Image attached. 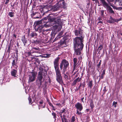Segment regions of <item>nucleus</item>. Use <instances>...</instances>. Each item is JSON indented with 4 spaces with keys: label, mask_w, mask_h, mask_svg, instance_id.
I'll use <instances>...</instances> for the list:
<instances>
[{
    "label": "nucleus",
    "mask_w": 122,
    "mask_h": 122,
    "mask_svg": "<svg viewBox=\"0 0 122 122\" xmlns=\"http://www.w3.org/2000/svg\"><path fill=\"white\" fill-rule=\"evenodd\" d=\"M59 57L55 59L54 61V65L56 75V80L60 84H62L63 83L62 78L61 76V71L59 67Z\"/></svg>",
    "instance_id": "nucleus-1"
},
{
    "label": "nucleus",
    "mask_w": 122,
    "mask_h": 122,
    "mask_svg": "<svg viewBox=\"0 0 122 122\" xmlns=\"http://www.w3.org/2000/svg\"><path fill=\"white\" fill-rule=\"evenodd\" d=\"M39 69L40 71L38 73L36 81L39 87H40L44 81L45 77L47 75V71L41 68H40Z\"/></svg>",
    "instance_id": "nucleus-2"
},
{
    "label": "nucleus",
    "mask_w": 122,
    "mask_h": 122,
    "mask_svg": "<svg viewBox=\"0 0 122 122\" xmlns=\"http://www.w3.org/2000/svg\"><path fill=\"white\" fill-rule=\"evenodd\" d=\"M83 38L80 37H76L73 40V47L81 46V45L84 46L83 42Z\"/></svg>",
    "instance_id": "nucleus-3"
},
{
    "label": "nucleus",
    "mask_w": 122,
    "mask_h": 122,
    "mask_svg": "<svg viewBox=\"0 0 122 122\" xmlns=\"http://www.w3.org/2000/svg\"><path fill=\"white\" fill-rule=\"evenodd\" d=\"M41 49L38 47H32L30 51L27 52V53L29 56H33L36 57H38V56L34 55L33 54L34 53L41 54Z\"/></svg>",
    "instance_id": "nucleus-4"
},
{
    "label": "nucleus",
    "mask_w": 122,
    "mask_h": 122,
    "mask_svg": "<svg viewBox=\"0 0 122 122\" xmlns=\"http://www.w3.org/2000/svg\"><path fill=\"white\" fill-rule=\"evenodd\" d=\"M69 63L66 60L64 59L61 61L60 64V67L61 70L63 66V71L64 72L66 71L67 69L69 68Z\"/></svg>",
    "instance_id": "nucleus-5"
},
{
    "label": "nucleus",
    "mask_w": 122,
    "mask_h": 122,
    "mask_svg": "<svg viewBox=\"0 0 122 122\" xmlns=\"http://www.w3.org/2000/svg\"><path fill=\"white\" fill-rule=\"evenodd\" d=\"M101 3L105 8H106L110 14H114V12L112 8L105 1V0H99Z\"/></svg>",
    "instance_id": "nucleus-6"
},
{
    "label": "nucleus",
    "mask_w": 122,
    "mask_h": 122,
    "mask_svg": "<svg viewBox=\"0 0 122 122\" xmlns=\"http://www.w3.org/2000/svg\"><path fill=\"white\" fill-rule=\"evenodd\" d=\"M49 20L51 22H54V23L57 24L61 26L62 22L61 20L58 17H54L49 19Z\"/></svg>",
    "instance_id": "nucleus-7"
},
{
    "label": "nucleus",
    "mask_w": 122,
    "mask_h": 122,
    "mask_svg": "<svg viewBox=\"0 0 122 122\" xmlns=\"http://www.w3.org/2000/svg\"><path fill=\"white\" fill-rule=\"evenodd\" d=\"M81 46L73 47L74 51V55L77 56L82 54L81 51L82 50L84 46L82 45H81Z\"/></svg>",
    "instance_id": "nucleus-8"
},
{
    "label": "nucleus",
    "mask_w": 122,
    "mask_h": 122,
    "mask_svg": "<svg viewBox=\"0 0 122 122\" xmlns=\"http://www.w3.org/2000/svg\"><path fill=\"white\" fill-rule=\"evenodd\" d=\"M75 107L76 109V114L79 115L81 114V112H79V111L81 112L83 109L82 104L78 102L75 105Z\"/></svg>",
    "instance_id": "nucleus-9"
},
{
    "label": "nucleus",
    "mask_w": 122,
    "mask_h": 122,
    "mask_svg": "<svg viewBox=\"0 0 122 122\" xmlns=\"http://www.w3.org/2000/svg\"><path fill=\"white\" fill-rule=\"evenodd\" d=\"M37 75V73L32 71L29 75L28 82H31L35 81Z\"/></svg>",
    "instance_id": "nucleus-10"
},
{
    "label": "nucleus",
    "mask_w": 122,
    "mask_h": 122,
    "mask_svg": "<svg viewBox=\"0 0 122 122\" xmlns=\"http://www.w3.org/2000/svg\"><path fill=\"white\" fill-rule=\"evenodd\" d=\"M82 31V30L80 27L79 28L78 30H75L74 32L75 35L79 36H80L81 37L83 38Z\"/></svg>",
    "instance_id": "nucleus-11"
},
{
    "label": "nucleus",
    "mask_w": 122,
    "mask_h": 122,
    "mask_svg": "<svg viewBox=\"0 0 122 122\" xmlns=\"http://www.w3.org/2000/svg\"><path fill=\"white\" fill-rule=\"evenodd\" d=\"M37 27V29H35V30L36 31H38L39 33H41L42 32L43 30V28L44 26L43 25H36Z\"/></svg>",
    "instance_id": "nucleus-12"
},
{
    "label": "nucleus",
    "mask_w": 122,
    "mask_h": 122,
    "mask_svg": "<svg viewBox=\"0 0 122 122\" xmlns=\"http://www.w3.org/2000/svg\"><path fill=\"white\" fill-rule=\"evenodd\" d=\"M57 4L58 6L60 7H64L66 5V3L63 0H60L57 3Z\"/></svg>",
    "instance_id": "nucleus-13"
},
{
    "label": "nucleus",
    "mask_w": 122,
    "mask_h": 122,
    "mask_svg": "<svg viewBox=\"0 0 122 122\" xmlns=\"http://www.w3.org/2000/svg\"><path fill=\"white\" fill-rule=\"evenodd\" d=\"M17 73V70L15 69H13L11 71V75L14 77H16V75Z\"/></svg>",
    "instance_id": "nucleus-14"
},
{
    "label": "nucleus",
    "mask_w": 122,
    "mask_h": 122,
    "mask_svg": "<svg viewBox=\"0 0 122 122\" xmlns=\"http://www.w3.org/2000/svg\"><path fill=\"white\" fill-rule=\"evenodd\" d=\"M116 19L113 18L111 16H110L109 20H108L107 22L109 23H112L116 22Z\"/></svg>",
    "instance_id": "nucleus-15"
},
{
    "label": "nucleus",
    "mask_w": 122,
    "mask_h": 122,
    "mask_svg": "<svg viewBox=\"0 0 122 122\" xmlns=\"http://www.w3.org/2000/svg\"><path fill=\"white\" fill-rule=\"evenodd\" d=\"M21 40L24 44V46H25L27 42V40L26 39L24 36L22 37Z\"/></svg>",
    "instance_id": "nucleus-16"
},
{
    "label": "nucleus",
    "mask_w": 122,
    "mask_h": 122,
    "mask_svg": "<svg viewBox=\"0 0 122 122\" xmlns=\"http://www.w3.org/2000/svg\"><path fill=\"white\" fill-rule=\"evenodd\" d=\"M60 117L61 118L62 122H68L66 117V116L65 115H63V116H61Z\"/></svg>",
    "instance_id": "nucleus-17"
},
{
    "label": "nucleus",
    "mask_w": 122,
    "mask_h": 122,
    "mask_svg": "<svg viewBox=\"0 0 122 122\" xmlns=\"http://www.w3.org/2000/svg\"><path fill=\"white\" fill-rule=\"evenodd\" d=\"M73 61L74 62L73 63V70H74L75 68V67L76 66L77 64V59L76 58H73Z\"/></svg>",
    "instance_id": "nucleus-18"
},
{
    "label": "nucleus",
    "mask_w": 122,
    "mask_h": 122,
    "mask_svg": "<svg viewBox=\"0 0 122 122\" xmlns=\"http://www.w3.org/2000/svg\"><path fill=\"white\" fill-rule=\"evenodd\" d=\"M81 78H79V77H78L76 78L75 80L73 82V85H75L77 82H79Z\"/></svg>",
    "instance_id": "nucleus-19"
},
{
    "label": "nucleus",
    "mask_w": 122,
    "mask_h": 122,
    "mask_svg": "<svg viewBox=\"0 0 122 122\" xmlns=\"http://www.w3.org/2000/svg\"><path fill=\"white\" fill-rule=\"evenodd\" d=\"M12 67L13 66L14 68H15L16 67V63L15 62V60H13L12 62Z\"/></svg>",
    "instance_id": "nucleus-20"
},
{
    "label": "nucleus",
    "mask_w": 122,
    "mask_h": 122,
    "mask_svg": "<svg viewBox=\"0 0 122 122\" xmlns=\"http://www.w3.org/2000/svg\"><path fill=\"white\" fill-rule=\"evenodd\" d=\"M37 34L36 33L34 32H33L30 34V36L31 37H34L35 36H37Z\"/></svg>",
    "instance_id": "nucleus-21"
},
{
    "label": "nucleus",
    "mask_w": 122,
    "mask_h": 122,
    "mask_svg": "<svg viewBox=\"0 0 122 122\" xmlns=\"http://www.w3.org/2000/svg\"><path fill=\"white\" fill-rule=\"evenodd\" d=\"M15 13L13 12H10L8 13V15L10 17H14Z\"/></svg>",
    "instance_id": "nucleus-22"
},
{
    "label": "nucleus",
    "mask_w": 122,
    "mask_h": 122,
    "mask_svg": "<svg viewBox=\"0 0 122 122\" xmlns=\"http://www.w3.org/2000/svg\"><path fill=\"white\" fill-rule=\"evenodd\" d=\"M88 86L90 88H91L92 86V81H91L89 82L88 84Z\"/></svg>",
    "instance_id": "nucleus-23"
},
{
    "label": "nucleus",
    "mask_w": 122,
    "mask_h": 122,
    "mask_svg": "<svg viewBox=\"0 0 122 122\" xmlns=\"http://www.w3.org/2000/svg\"><path fill=\"white\" fill-rule=\"evenodd\" d=\"M103 48V45L102 44L100 45V46L98 47V50L99 51L98 53H99L100 52Z\"/></svg>",
    "instance_id": "nucleus-24"
},
{
    "label": "nucleus",
    "mask_w": 122,
    "mask_h": 122,
    "mask_svg": "<svg viewBox=\"0 0 122 122\" xmlns=\"http://www.w3.org/2000/svg\"><path fill=\"white\" fill-rule=\"evenodd\" d=\"M79 56L78 58L79 60V61H81V60L82 58V54H81V55H78Z\"/></svg>",
    "instance_id": "nucleus-25"
},
{
    "label": "nucleus",
    "mask_w": 122,
    "mask_h": 122,
    "mask_svg": "<svg viewBox=\"0 0 122 122\" xmlns=\"http://www.w3.org/2000/svg\"><path fill=\"white\" fill-rule=\"evenodd\" d=\"M52 115L53 117V118L54 119H56V114L55 112H52Z\"/></svg>",
    "instance_id": "nucleus-26"
},
{
    "label": "nucleus",
    "mask_w": 122,
    "mask_h": 122,
    "mask_svg": "<svg viewBox=\"0 0 122 122\" xmlns=\"http://www.w3.org/2000/svg\"><path fill=\"white\" fill-rule=\"evenodd\" d=\"M75 120V117L74 116H73L71 118V122H74Z\"/></svg>",
    "instance_id": "nucleus-27"
},
{
    "label": "nucleus",
    "mask_w": 122,
    "mask_h": 122,
    "mask_svg": "<svg viewBox=\"0 0 122 122\" xmlns=\"http://www.w3.org/2000/svg\"><path fill=\"white\" fill-rule=\"evenodd\" d=\"M90 106L91 108L92 109L94 107V105L92 102H91L90 104Z\"/></svg>",
    "instance_id": "nucleus-28"
},
{
    "label": "nucleus",
    "mask_w": 122,
    "mask_h": 122,
    "mask_svg": "<svg viewBox=\"0 0 122 122\" xmlns=\"http://www.w3.org/2000/svg\"><path fill=\"white\" fill-rule=\"evenodd\" d=\"M117 102L113 101L112 103V105L114 106V107L115 108L116 107V104H117Z\"/></svg>",
    "instance_id": "nucleus-29"
},
{
    "label": "nucleus",
    "mask_w": 122,
    "mask_h": 122,
    "mask_svg": "<svg viewBox=\"0 0 122 122\" xmlns=\"http://www.w3.org/2000/svg\"><path fill=\"white\" fill-rule=\"evenodd\" d=\"M65 73V72H64V71H63V73L64 75V77L66 80L68 79V76Z\"/></svg>",
    "instance_id": "nucleus-30"
},
{
    "label": "nucleus",
    "mask_w": 122,
    "mask_h": 122,
    "mask_svg": "<svg viewBox=\"0 0 122 122\" xmlns=\"http://www.w3.org/2000/svg\"><path fill=\"white\" fill-rule=\"evenodd\" d=\"M104 11L103 10H101V15L102 17H103L104 16Z\"/></svg>",
    "instance_id": "nucleus-31"
},
{
    "label": "nucleus",
    "mask_w": 122,
    "mask_h": 122,
    "mask_svg": "<svg viewBox=\"0 0 122 122\" xmlns=\"http://www.w3.org/2000/svg\"><path fill=\"white\" fill-rule=\"evenodd\" d=\"M66 111L65 109H64L63 110H61L60 112H61V113H64V114H65L66 113L65 111Z\"/></svg>",
    "instance_id": "nucleus-32"
},
{
    "label": "nucleus",
    "mask_w": 122,
    "mask_h": 122,
    "mask_svg": "<svg viewBox=\"0 0 122 122\" xmlns=\"http://www.w3.org/2000/svg\"><path fill=\"white\" fill-rule=\"evenodd\" d=\"M28 100L29 101V104L31 103L32 101V100L31 99L30 97V96L29 97H28Z\"/></svg>",
    "instance_id": "nucleus-33"
},
{
    "label": "nucleus",
    "mask_w": 122,
    "mask_h": 122,
    "mask_svg": "<svg viewBox=\"0 0 122 122\" xmlns=\"http://www.w3.org/2000/svg\"><path fill=\"white\" fill-rule=\"evenodd\" d=\"M41 21H37L36 22V25H38L40 24H41Z\"/></svg>",
    "instance_id": "nucleus-34"
},
{
    "label": "nucleus",
    "mask_w": 122,
    "mask_h": 122,
    "mask_svg": "<svg viewBox=\"0 0 122 122\" xmlns=\"http://www.w3.org/2000/svg\"><path fill=\"white\" fill-rule=\"evenodd\" d=\"M63 31H61L60 32L59 34L58 35L59 36H62L63 34Z\"/></svg>",
    "instance_id": "nucleus-35"
},
{
    "label": "nucleus",
    "mask_w": 122,
    "mask_h": 122,
    "mask_svg": "<svg viewBox=\"0 0 122 122\" xmlns=\"http://www.w3.org/2000/svg\"><path fill=\"white\" fill-rule=\"evenodd\" d=\"M37 13L36 12H35V13L32 12V14H31L32 17L34 15Z\"/></svg>",
    "instance_id": "nucleus-36"
},
{
    "label": "nucleus",
    "mask_w": 122,
    "mask_h": 122,
    "mask_svg": "<svg viewBox=\"0 0 122 122\" xmlns=\"http://www.w3.org/2000/svg\"><path fill=\"white\" fill-rule=\"evenodd\" d=\"M58 27V25H55L53 26V28L55 29H56Z\"/></svg>",
    "instance_id": "nucleus-37"
},
{
    "label": "nucleus",
    "mask_w": 122,
    "mask_h": 122,
    "mask_svg": "<svg viewBox=\"0 0 122 122\" xmlns=\"http://www.w3.org/2000/svg\"><path fill=\"white\" fill-rule=\"evenodd\" d=\"M32 42H31L32 43H35L36 42H38L39 41L37 40H34L33 41H32Z\"/></svg>",
    "instance_id": "nucleus-38"
},
{
    "label": "nucleus",
    "mask_w": 122,
    "mask_h": 122,
    "mask_svg": "<svg viewBox=\"0 0 122 122\" xmlns=\"http://www.w3.org/2000/svg\"><path fill=\"white\" fill-rule=\"evenodd\" d=\"M10 46H9V47L8 48V49L7 50L8 52H9V53H10Z\"/></svg>",
    "instance_id": "nucleus-39"
},
{
    "label": "nucleus",
    "mask_w": 122,
    "mask_h": 122,
    "mask_svg": "<svg viewBox=\"0 0 122 122\" xmlns=\"http://www.w3.org/2000/svg\"><path fill=\"white\" fill-rule=\"evenodd\" d=\"M105 73V70H104L102 72V75L104 76Z\"/></svg>",
    "instance_id": "nucleus-40"
},
{
    "label": "nucleus",
    "mask_w": 122,
    "mask_h": 122,
    "mask_svg": "<svg viewBox=\"0 0 122 122\" xmlns=\"http://www.w3.org/2000/svg\"><path fill=\"white\" fill-rule=\"evenodd\" d=\"M101 64V63L100 62H99L98 64L97 65V66L98 68H99L100 67Z\"/></svg>",
    "instance_id": "nucleus-41"
},
{
    "label": "nucleus",
    "mask_w": 122,
    "mask_h": 122,
    "mask_svg": "<svg viewBox=\"0 0 122 122\" xmlns=\"http://www.w3.org/2000/svg\"><path fill=\"white\" fill-rule=\"evenodd\" d=\"M49 105L51 106V107H52L53 106V105L52 104H51V103L50 102H49Z\"/></svg>",
    "instance_id": "nucleus-42"
},
{
    "label": "nucleus",
    "mask_w": 122,
    "mask_h": 122,
    "mask_svg": "<svg viewBox=\"0 0 122 122\" xmlns=\"http://www.w3.org/2000/svg\"><path fill=\"white\" fill-rule=\"evenodd\" d=\"M121 20V19H116V22H118V21H120Z\"/></svg>",
    "instance_id": "nucleus-43"
},
{
    "label": "nucleus",
    "mask_w": 122,
    "mask_h": 122,
    "mask_svg": "<svg viewBox=\"0 0 122 122\" xmlns=\"http://www.w3.org/2000/svg\"><path fill=\"white\" fill-rule=\"evenodd\" d=\"M119 4L120 5L122 6V0L121 1L119 2Z\"/></svg>",
    "instance_id": "nucleus-44"
},
{
    "label": "nucleus",
    "mask_w": 122,
    "mask_h": 122,
    "mask_svg": "<svg viewBox=\"0 0 122 122\" xmlns=\"http://www.w3.org/2000/svg\"><path fill=\"white\" fill-rule=\"evenodd\" d=\"M9 0H6L5 2V4H7L8 3Z\"/></svg>",
    "instance_id": "nucleus-45"
},
{
    "label": "nucleus",
    "mask_w": 122,
    "mask_h": 122,
    "mask_svg": "<svg viewBox=\"0 0 122 122\" xmlns=\"http://www.w3.org/2000/svg\"><path fill=\"white\" fill-rule=\"evenodd\" d=\"M84 98V97H83L81 99V101L83 103H84V101L83 100Z\"/></svg>",
    "instance_id": "nucleus-46"
},
{
    "label": "nucleus",
    "mask_w": 122,
    "mask_h": 122,
    "mask_svg": "<svg viewBox=\"0 0 122 122\" xmlns=\"http://www.w3.org/2000/svg\"><path fill=\"white\" fill-rule=\"evenodd\" d=\"M56 105L57 106H60L61 105L59 103H58L56 104Z\"/></svg>",
    "instance_id": "nucleus-47"
},
{
    "label": "nucleus",
    "mask_w": 122,
    "mask_h": 122,
    "mask_svg": "<svg viewBox=\"0 0 122 122\" xmlns=\"http://www.w3.org/2000/svg\"><path fill=\"white\" fill-rule=\"evenodd\" d=\"M52 107V108H53V110H55L56 109V108H55L54 107V106H53Z\"/></svg>",
    "instance_id": "nucleus-48"
},
{
    "label": "nucleus",
    "mask_w": 122,
    "mask_h": 122,
    "mask_svg": "<svg viewBox=\"0 0 122 122\" xmlns=\"http://www.w3.org/2000/svg\"><path fill=\"white\" fill-rule=\"evenodd\" d=\"M15 53H16V54H18V51L17 50H15Z\"/></svg>",
    "instance_id": "nucleus-49"
},
{
    "label": "nucleus",
    "mask_w": 122,
    "mask_h": 122,
    "mask_svg": "<svg viewBox=\"0 0 122 122\" xmlns=\"http://www.w3.org/2000/svg\"><path fill=\"white\" fill-rule=\"evenodd\" d=\"M81 83L80 84V85L78 87V88L79 89L81 87Z\"/></svg>",
    "instance_id": "nucleus-50"
},
{
    "label": "nucleus",
    "mask_w": 122,
    "mask_h": 122,
    "mask_svg": "<svg viewBox=\"0 0 122 122\" xmlns=\"http://www.w3.org/2000/svg\"><path fill=\"white\" fill-rule=\"evenodd\" d=\"M102 23V22L101 21H99V22H98V23Z\"/></svg>",
    "instance_id": "nucleus-51"
},
{
    "label": "nucleus",
    "mask_w": 122,
    "mask_h": 122,
    "mask_svg": "<svg viewBox=\"0 0 122 122\" xmlns=\"http://www.w3.org/2000/svg\"><path fill=\"white\" fill-rule=\"evenodd\" d=\"M59 114H60V116H62V113H61V112H59Z\"/></svg>",
    "instance_id": "nucleus-52"
},
{
    "label": "nucleus",
    "mask_w": 122,
    "mask_h": 122,
    "mask_svg": "<svg viewBox=\"0 0 122 122\" xmlns=\"http://www.w3.org/2000/svg\"><path fill=\"white\" fill-rule=\"evenodd\" d=\"M39 103L40 104H42L43 103V102L41 101Z\"/></svg>",
    "instance_id": "nucleus-53"
},
{
    "label": "nucleus",
    "mask_w": 122,
    "mask_h": 122,
    "mask_svg": "<svg viewBox=\"0 0 122 122\" xmlns=\"http://www.w3.org/2000/svg\"><path fill=\"white\" fill-rule=\"evenodd\" d=\"M103 75H101V78L102 79L103 78Z\"/></svg>",
    "instance_id": "nucleus-54"
},
{
    "label": "nucleus",
    "mask_w": 122,
    "mask_h": 122,
    "mask_svg": "<svg viewBox=\"0 0 122 122\" xmlns=\"http://www.w3.org/2000/svg\"><path fill=\"white\" fill-rule=\"evenodd\" d=\"M106 0L108 2H110V0Z\"/></svg>",
    "instance_id": "nucleus-55"
},
{
    "label": "nucleus",
    "mask_w": 122,
    "mask_h": 122,
    "mask_svg": "<svg viewBox=\"0 0 122 122\" xmlns=\"http://www.w3.org/2000/svg\"><path fill=\"white\" fill-rule=\"evenodd\" d=\"M62 90L63 92H64V88L62 87Z\"/></svg>",
    "instance_id": "nucleus-56"
},
{
    "label": "nucleus",
    "mask_w": 122,
    "mask_h": 122,
    "mask_svg": "<svg viewBox=\"0 0 122 122\" xmlns=\"http://www.w3.org/2000/svg\"><path fill=\"white\" fill-rule=\"evenodd\" d=\"M98 19L99 20H101V19L100 18H98Z\"/></svg>",
    "instance_id": "nucleus-57"
},
{
    "label": "nucleus",
    "mask_w": 122,
    "mask_h": 122,
    "mask_svg": "<svg viewBox=\"0 0 122 122\" xmlns=\"http://www.w3.org/2000/svg\"><path fill=\"white\" fill-rule=\"evenodd\" d=\"M14 37H15L16 38V36L15 35H14Z\"/></svg>",
    "instance_id": "nucleus-58"
},
{
    "label": "nucleus",
    "mask_w": 122,
    "mask_h": 122,
    "mask_svg": "<svg viewBox=\"0 0 122 122\" xmlns=\"http://www.w3.org/2000/svg\"><path fill=\"white\" fill-rule=\"evenodd\" d=\"M17 46H19V44H18V43H17Z\"/></svg>",
    "instance_id": "nucleus-59"
},
{
    "label": "nucleus",
    "mask_w": 122,
    "mask_h": 122,
    "mask_svg": "<svg viewBox=\"0 0 122 122\" xmlns=\"http://www.w3.org/2000/svg\"><path fill=\"white\" fill-rule=\"evenodd\" d=\"M44 57H47V56H43Z\"/></svg>",
    "instance_id": "nucleus-60"
},
{
    "label": "nucleus",
    "mask_w": 122,
    "mask_h": 122,
    "mask_svg": "<svg viewBox=\"0 0 122 122\" xmlns=\"http://www.w3.org/2000/svg\"><path fill=\"white\" fill-rule=\"evenodd\" d=\"M119 0H116V2L119 1Z\"/></svg>",
    "instance_id": "nucleus-61"
},
{
    "label": "nucleus",
    "mask_w": 122,
    "mask_h": 122,
    "mask_svg": "<svg viewBox=\"0 0 122 122\" xmlns=\"http://www.w3.org/2000/svg\"><path fill=\"white\" fill-rule=\"evenodd\" d=\"M104 90H105L106 89V86L104 87Z\"/></svg>",
    "instance_id": "nucleus-62"
},
{
    "label": "nucleus",
    "mask_w": 122,
    "mask_h": 122,
    "mask_svg": "<svg viewBox=\"0 0 122 122\" xmlns=\"http://www.w3.org/2000/svg\"><path fill=\"white\" fill-rule=\"evenodd\" d=\"M1 36V35H0V39Z\"/></svg>",
    "instance_id": "nucleus-63"
},
{
    "label": "nucleus",
    "mask_w": 122,
    "mask_h": 122,
    "mask_svg": "<svg viewBox=\"0 0 122 122\" xmlns=\"http://www.w3.org/2000/svg\"><path fill=\"white\" fill-rule=\"evenodd\" d=\"M78 71V70H77V71H76V72H75L74 73V74L75 73H76Z\"/></svg>",
    "instance_id": "nucleus-64"
}]
</instances>
